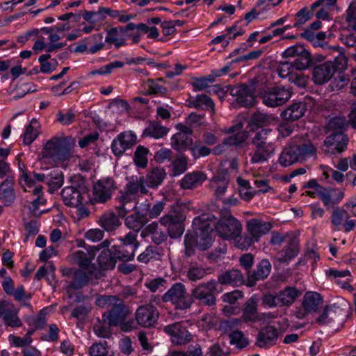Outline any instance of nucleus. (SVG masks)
<instances>
[{"mask_svg":"<svg viewBox=\"0 0 356 356\" xmlns=\"http://www.w3.org/2000/svg\"><path fill=\"white\" fill-rule=\"evenodd\" d=\"M216 232L224 239H235L241 232L242 226L240 222L229 212L221 213L220 219L214 225Z\"/></svg>","mask_w":356,"mask_h":356,"instance_id":"4","label":"nucleus"},{"mask_svg":"<svg viewBox=\"0 0 356 356\" xmlns=\"http://www.w3.org/2000/svg\"><path fill=\"white\" fill-rule=\"evenodd\" d=\"M193 144L191 136L183 133H176L171 138V145L177 151H184Z\"/></svg>","mask_w":356,"mask_h":356,"instance_id":"41","label":"nucleus"},{"mask_svg":"<svg viewBox=\"0 0 356 356\" xmlns=\"http://www.w3.org/2000/svg\"><path fill=\"white\" fill-rule=\"evenodd\" d=\"M115 181L111 178L102 179L93 185L92 198L93 203H105L111 198L115 190Z\"/></svg>","mask_w":356,"mask_h":356,"instance_id":"10","label":"nucleus"},{"mask_svg":"<svg viewBox=\"0 0 356 356\" xmlns=\"http://www.w3.org/2000/svg\"><path fill=\"white\" fill-rule=\"evenodd\" d=\"M314 15L307 7H304L296 14V22L293 26L298 28L309 21Z\"/></svg>","mask_w":356,"mask_h":356,"instance_id":"55","label":"nucleus"},{"mask_svg":"<svg viewBox=\"0 0 356 356\" xmlns=\"http://www.w3.org/2000/svg\"><path fill=\"white\" fill-rule=\"evenodd\" d=\"M283 56L285 58L296 57L293 65L298 70L308 68L313 62L309 52L301 44H296L287 48L283 53Z\"/></svg>","mask_w":356,"mask_h":356,"instance_id":"11","label":"nucleus"},{"mask_svg":"<svg viewBox=\"0 0 356 356\" xmlns=\"http://www.w3.org/2000/svg\"><path fill=\"white\" fill-rule=\"evenodd\" d=\"M277 338L278 334L276 327L268 325L259 332L256 345L260 348H268L273 346Z\"/></svg>","mask_w":356,"mask_h":356,"instance_id":"24","label":"nucleus"},{"mask_svg":"<svg viewBox=\"0 0 356 356\" xmlns=\"http://www.w3.org/2000/svg\"><path fill=\"white\" fill-rule=\"evenodd\" d=\"M45 316L46 312L42 309L37 316L28 317L27 322L30 325H33L35 329H41L46 323Z\"/></svg>","mask_w":356,"mask_h":356,"instance_id":"58","label":"nucleus"},{"mask_svg":"<svg viewBox=\"0 0 356 356\" xmlns=\"http://www.w3.org/2000/svg\"><path fill=\"white\" fill-rule=\"evenodd\" d=\"M299 161L300 160L294 145L285 147L279 158L280 163L284 167L289 166Z\"/></svg>","mask_w":356,"mask_h":356,"instance_id":"38","label":"nucleus"},{"mask_svg":"<svg viewBox=\"0 0 356 356\" xmlns=\"http://www.w3.org/2000/svg\"><path fill=\"white\" fill-rule=\"evenodd\" d=\"M343 309L336 304L325 305L323 312L316 318V323L320 325L338 320L343 314Z\"/></svg>","mask_w":356,"mask_h":356,"instance_id":"23","label":"nucleus"},{"mask_svg":"<svg viewBox=\"0 0 356 356\" xmlns=\"http://www.w3.org/2000/svg\"><path fill=\"white\" fill-rule=\"evenodd\" d=\"M169 129L163 126L157 120L150 121L149 125L145 128L144 134L152 138L159 139L168 134Z\"/></svg>","mask_w":356,"mask_h":356,"instance_id":"39","label":"nucleus"},{"mask_svg":"<svg viewBox=\"0 0 356 356\" xmlns=\"http://www.w3.org/2000/svg\"><path fill=\"white\" fill-rule=\"evenodd\" d=\"M248 132L246 131H240L236 134L226 138V141L229 145H234L236 147H242L246 140L248 138Z\"/></svg>","mask_w":356,"mask_h":356,"instance_id":"49","label":"nucleus"},{"mask_svg":"<svg viewBox=\"0 0 356 356\" xmlns=\"http://www.w3.org/2000/svg\"><path fill=\"white\" fill-rule=\"evenodd\" d=\"M112 325L108 324L106 319L102 317V320H98L93 326L94 332L99 337L108 338L111 334L110 327Z\"/></svg>","mask_w":356,"mask_h":356,"instance_id":"45","label":"nucleus"},{"mask_svg":"<svg viewBox=\"0 0 356 356\" xmlns=\"http://www.w3.org/2000/svg\"><path fill=\"white\" fill-rule=\"evenodd\" d=\"M94 249V248L90 246L86 250V252L82 250L75 251L70 255V259L71 262L78 264L81 268L88 270L89 273L93 274V272L90 268H94V266L91 265L92 261L95 257Z\"/></svg>","mask_w":356,"mask_h":356,"instance_id":"21","label":"nucleus"},{"mask_svg":"<svg viewBox=\"0 0 356 356\" xmlns=\"http://www.w3.org/2000/svg\"><path fill=\"white\" fill-rule=\"evenodd\" d=\"M97 262L102 270L113 269L116 264V260L113 255L111 249H105L101 252L97 257Z\"/></svg>","mask_w":356,"mask_h":356,"instance_id":"40","label":"nucleus"},{"mask_svg":"<svg viewBox=\"0 0 356 356\" xmlns=\"http://www.w3.org/2000/svg\"><path fill=\"white\" fill-rule=\"evenodd\" d=\"M90 356H113L108 354V347L106 341L93 343L89 349Z\"/></svg>","mask_w":356,"mask_h":356,"instance_id":"50","label":"nucleus"},{"mask_svg":"<svg viewBox=\"0 0 356 356\" xmlns=\"http://www.w3.org/2000/svg\"><path fill=\"white\" fill-rule=\"evenodd\" d=\"M209 268H204L197 265L191 266L186 273L187 278L191 282H197L203 279L207 274Z\"/></svg>","mask_w":356,"mask_h":356,"instance_id":"47","label":"nucleus"},{"mask_svg":"<svg viewBox=\"0 0 356 356\" xmlns=\"http://www.w3.org/2000/svg\"><path fill=\"white\" fill-rule=\"evenodd\" d=\"M292 92L284 87H273L262 95L263 103L269 107H277L284 105L289 100Z\"/></svg>","mask_w":356,"mask_h":356,"instance_id":"9","label":"nucleus"},{"mask_svg":"<svg viewBox=\"0 0 356 356\" xmlns=\"http://www.w3.org/2000/svg\"><path fill=\"white\" fill-rule=\"evenodd\" d=\"M300 161L306 160L311 156H316V147L309 140L305 141L299 145H294Z\"/></svg>","mask_w":356,"mask_h":356,"instance_id":"42","label":"nucleus"},{"mask_svg":"<svg viewBox=\"0 0 356 356\" xmlns=\"http://www.w3.org/2000/svg\"><path fill=\"white\" fill-rule=\"evenodd\" d=\"M157 255H159L157 248L155 246L149 245L143 252L139 254L138 260L140 262L147 264L151 259H156Z\"/></svg>","mask_w":356,"mask_h":356,"instance_id":"60","label":"nucleus"},{"mask_svg":"<svg viewBox=\"0 0 356 356\" xmlns=\"http://www.w3.org/2000/svg\"><path fill=\"white\" fill-rule=\"evenodd\" d=\"M138 192L141 194H147L148 190L145 186V177L143 176L132 177L127 183L124 192L122 194L120 200L121 201L130 202L131 196L136 195Z\"/></svg>","mask_w":356,"mask_h":356,"instance_id":"16","label":"nucleus"},{"mask_svg":"<svg viewBox=\"0 0 356 356\" xmlns=\"http://www.w3.org/2000/svg\"><path fill=\"white\" fill-rule=\"evenodd\" d=\"M255 242H257V241L250 234L248 236H239L236 240L235 245L241 250H246Z\"/></svg>","mask_w":356,"mask_h":356,"instance_id":"63","label":"nucleus"},{"mask_svg":"<svg viewBox=\"0 0 356 356\" xmlns=\"http://www.w3.org/2000/svg\"><path fill=\"white\" fill-rule=\"evenodd\" d=\"M306 110V104L299 102L294 103L287 107L281 113L280 115L284 120L293 122L302 118L304 115Z\"/></svg>","mask_w":356,"mask_h":356,"instance_id":"27","label":"nucleus"},{"mask_svg":"<svg viewBox=\"0 0 356 356\" xmlns=\"http://www.w3.org/2000/svg\"><path fill=\"white\" fill-rule=\"evenodd\" d=\"M49 176L44 174L34 173L33 177H31L26 173H24L19 179V184L24 188V191H27L26 187L31 188L35 184V179L39 181H44L48 179Z\"/></svg>","mask_w":356,"mask_h":356,"instance_id":"48","label":"nucleus"},{"mask_svg":"<svg viewBox=\"0 0 356 356\" xmlns=\"http://www.w3.org/2000/svg\"><path fill=\"white\" fill-rule=\"evenodd\" d=\"M39 123L35 119H33L29 125L26 127V131L24 134V143L25 145L31 144L34 140L38 137L39 132L38 127Z\"/></svg>","mask_w":356,"mask_h":356,"instance_id":"46","label":"nucleus"},{"mask_svg":"<svg viewBox=\"0 0 356 356\" xmlns=\"http://www.w3.org/2000/svg\"><path fill=\"white\" fill-rule=\"evenodd\" d=\"M207 179L206 175L200 171L186 174L180 181V186L185 190H191L202 185Z\"/></svg>","mask_w":356,"mask_h":356,"instance_id":"26","label":"nucleus"},{"mask_svg":"<svg viewBox=\"0 0 356 356\" xmlns=\"http://www.w3.org/2000/svg\"><path fill=\"white\" fill-rule=\"evenodd\" d=\"M271 122V117L267 113L257 111L253 113L250 118L252 124L257 127H264L268 125Z\"/></svg>","mask_w":356,"mask_h":356,"instance_id":"52","label":"nucleus"},{"mask_svg":"<svg viewBox=\"0 0 356 356\" xmlns=\"http://www.w3.org/2000/svg\"><path fill=\"white\" fill-rule=\"evenodd\" d=\"M88 193V188L80 179H72L70 186L65 187L61 191L62 199L67 206L78 207L82 205L84 195Z\"/></svg>","mask_w":356,"mask_h":356,"instance_id":"6","label":"nucleus"},{"mask_svg":"<svg viewBox=\"0 0 356 356\" xmlns=\"http://www.w3.org/2000/svg\"><path fill=\"white\" fill-rule=\"evenodd\" d=\"M161 300L164 302H171L179 309H188L193 303V299L188 293L185 285L180 282L174 284L162 296Z\"/></svg>","mask_w":356,"mask_h":356,"instance_id":"5","label":"nucleus"},{"mask_svg":"<svg viewBox=\"0 0 356 356\" xmlns=\"http://www.w3.org/2000/svg\"><path fill=\"white\" fill-rule=\"evenodd\" d=\"M218 283L212 280L195 286L191 292V296L202 305L211 307L216 305L214 293L217 291Z\"/></svg>","mask_w":356,"mask_h":356,"instance_id":"8","label":"nucleus"},{"mask_svg":"<svg viewBox=\"0 0 356 356\" xmlns=\"http://www.w3.org/2000/svg\"><path fill=\"white\" fill-rule=\"evenodd\" d=\"M300 294L301 292L295 287L287 286L277 293V304H279V307H289Z\"/></svg>","mask_w":356,"mask_h":356,"instance_id":"28","label":"nucleus"},{"mask_svg":"<svg viewBox=\"0 0 356 356\" xmlns=\"http://www.w3.org/2000/svg\"><path fill=\"white\" fill-rule=\"evenodd\" d=\"M258 81L251 79L246 83L229 88L230 95L236 97V102L243 106L252 107L255 103V92Z\"/></svg>","mask_w":356,"mask_h":356,"instance_id":"7","label":"nucleus"},{"mask_svg":"<svg viewBox=\"0 0 356 356\" xmlns=\"http://www.w3.org/2000/svg\"><path fill=\"white\" fill-rule=\"evenodd\" d=\"M273 227L270 222L264 221L260 218H253L247 221L246 229L257 241L260 237L266 234Z\"/></svg>","mask_w":356,"mask_h":356,"instance_id":"22","label":"nucleus"},{"mask_svg":"<svg viewBox=\"0 0 356 356\" xmlns=\"http://www.w3.org/2000/svg\"><path fill=\"white\" fill-rule=\"evenodd\" d=\"M97 223L106 232L115 231L122 225L120 218L113 211H108L99 216Z\"/></svg>","mask_w":356,"mask_h":356,"instance_id":"25","label":"nucleus"},{"mask_svg":"<svg viewBox=\"0 0 356 356\" xmlns=\"http://www.w3.org/2000/svg\"><path fill=\"white\" fill-rule=\"evenodd\" d=\"M258 302L254 297L248 299L244 304L241 318L244 322H254L258 319Z\"/></svg>","mask_w":356,"mask_h":356,"instance_id":"32","label":"nucleus"},{"mask_svg":"<svg viewBox=\"0 0 356 356\" xmlns=\"http://www.w3.org/2000/svg\"><path fill=\"white\" fill-rule=\"evenodd\" d=\"M15 198L13 189V181L10 177L6 178L0 186V201L5 205L10 204Z\"/></svg>","mask_w":356,"mask_h":356,"instance_id":"33","label":"nucleus"},{"mask_svg":"<svg viewBox=\"0 0 356 356\" xmlns=\"http://www.w3.org/2000/svg\"><path fill=\"white\" fill-rule=\"evenodd\" d=\"M348 140L347 136L341 131L334 132L324 140V145L327 149L323 152L325 154L341 153L346 148Z\"/></svg>","mask_w":356,"mask_h":356,"instance_id":"15","label":"nucleus"},{"mask_svg":"<svg viewBox=\"0 0 356 356\" xmlns=\"http://www.w3.org/2000/svg\"><path fill=\"white\" fill-rule=\"evenodd\" d=\"M164 331L171 336L172 343L175 345H185L193 339L191 334L185 323L176 322L164 327Z\"/></svg>","mask_w":356,"mask_h":356,"instance_id":"13","label":"nucleus"},{"mask_svg":"<svg viewBox=\"0 0 356 356\" xmlns=\"http://www.w3.org/2000/svg\"><path fill=\"white\" fill-rule=\"evenodd\" d=\"M188 168V159L183 154H178L172 162V175L174 177L185 172Z\"/></svg>","mask_w":356,"mask_h":356,"instance_id":"43","label":"nucleus"},{"mask_svg":"<svg viewBox=\"0 0 356 356\" xmlns=\"http://www.w3.org/2000/svg\"><path fill=\"white\" fill-rule=\"evenodd\" d=\"M148 149L143 146H138L134 154V162L138 167L145 168L147 164V155Z\"/></svg>","mask_w":356,"mask_h":356,"instance_id":"53","label":"nucleus"},{"mask_svg":"<svg viewBox=\"0 0 356 356\" xmlns=\"http://www.w3.org/2000/svg\"><path fill=\"white\" fill-rule=\"evenodd\" d=\"M231 343L236 344L238 348H242L246 346L248 341L244 337L242 332L236 330L229 334Z\"/></svg>","mask_w":356,"mask_h":356,"instance_id":"61","label":"nucleus"},{"mask_svg":"<svg viewBox=\"0 0 356 356\" xmlns=\"http://www.w3.org/2000/svg\"><path fill=\"white\" fill-rule=\"evenodd\" d=\"M3 319L5 324L10 327H20L22 325V321L17 316L16 310L12 305L10 306Z\"/></svg>","mask_w":356,"mask_h":356,"instance_id":"51","label":"nucleus"},{"mask_svg":"<svg viewBox=\"0 0 356 356\" xmlns=\"http://www.w3.org/2000/svg\"><path fill=\"white\" fill-rule=\"evenodd\" d=\"M302 302L312 314L317 312L318 309L322 307L323 300L320 293L307 291L304 295Z\"/></svg>","mask_w":356,"mask_h":356,"instance_id":"30","label":"nucleus"},{"mask_svg":"<svg viewBox=\"0 0 356 356\" xmlns=\"http://www.w3.org/2000/svg\"><path fill=\"white\" fill-rule=\"evenodd\" d=\"M350 81L348 75L344 73H339L337 77L331 82L330 86L332 91L339 90L346 86Z\"/></svg>","mask_w":356,"mask_h":356,"instance_id":"57","label":"nucleus"},{"mask_svg":"<svg viewBox=\"0 0 356 356\" xmlns=\"http://www.w3.org/2000/svg\"><path fill=\"white\" fill-rule=\"evenodd\" d=\"M336 66L332 61L314 65L312 71V79L316 84L323 85L334 75Z\"/></svg>","mask_w":356,"mask_h":356,"instance_id":"14","label":"nucleus"},{"mask_svg":"<svg viewBox=\"0 0 356 356\" xmlns=\"http://www.w3.org/2000/svg\"><path fill=\"white\" fill-rule=\"evenodd\" d=\"M350 216L346 210L337 207L332 211L331 221L334 226H339L344 219L348 220Z\"/></svg>","mask_w":356,"mask_h":356,"instance_id":"56","label":"nucleus"},{"mask_svg":"<svg viewBox=\"0 0 356 356\" xmlns=\"http://www.w3.org/2000/svg\"><path fill=\"white\" fill-rule=\"evenodd\" d=\"M229 184V177L227 173L218 174L209 181V188L216 200H222L228 190Z\"/></svg>","mask_w":356,"mask_h":356,"instance_id":"20","label":"nucleus"},{"mask_svg":"<svg viewBox=\"0 0 356 356\" xmlns=\"http://www.w3.org/2000/svg\"><path fill=\"white\" fill-rule=\"evenodd\" d=\"M187 102L189 107H194L195 108H207L211 110L212 115L215 113L214 102L206 95H199L194 99H188Z\"/></svg>","mask_w":356,"mask_h":356,"instance_id":"37","label":"nucleus"},{"mask_svg":"<svg viewBox=\"0 0 356 356\" xmlns=\"http://www.w3.org/2000/svg\"><path fill=\"white\" fill-rule=\"evenodd\" d=\"M136 136L131 131L120 134L111 145L112 151L116 156L122 155L126 149L136 144Z\"/></svg>","mask_w":356,"mask_h":356,"instance_id":"17","label":"nucleus"},{"mask_svg":"<svg viewBox=\"0 0 356 356\" xmlns=\"http://www.w3.org/2000/svg\"><path fill=\"white\" fill-rule=\"evenodd\" d=\"M74 146L75 140L72 137H54L45 143L41 155L56 162H63L71 156Z\"/></svg>","mask_w":356,"mask_h":356,"instance_id":"3","label":"nucleus"},{"mask_svg":"<svg viewBox=\"0 0 356 356\" xmlns=\"http://www.w3.org/2000/svg\"><path fill=\"white\" fill-rule=\"evenodd\" d=\"M184 218L182 214L177 212L168 213L160 218V223L164 226L169 225H177V223L183 222Z\"/></svg>","mask_w":356,"mask_h":356,"instance_id":"54","label":"nucleus"},{"mask_svg":"<svg viewBox=\"0 0 356 356\" xmlns=\"http://www.w3.org/2000/svg\"><path fill=\"white\" fill-rule=\"evenodd\" d=\"M271 271V264L266 259H262L252 271L247 273V285L254 286L257 281L264 280L268 277Z\"/></svg>","mask_w":356,"mask_h":356,"instance_id":"19","label":"nucleus"},{"mask_svg":"<svg viewBox=\"0 0 356 356\" xmlns=\"http://www.w3.org/2000/svg\"><path fill=\"white\" fill-rule=\"evenodd\" d=\"M218 281L222 284L239 285L243 283V276L239 270L232 269L218 275Z\"/></svg>","mask_w":356,"mask_h":356,"instance_id":"35","label":"nucleus"},{"mask_svg":"<svg viewBox=\"0 0 356 356\" xmlns=\"http://www.w3.org/2000/svg\"><path fill=\"white\" fill-rule=\"evenodd\" d=\"M72 278V280L67 289H80L86 285L89 281L88 275L81 270H74Z\"/></svg>","mask_w":356,"mask_h":356,"instance_id":"44","label":"nucleus"},{"mask_svg":"<svg viewBox=\"0 0 356 356\" xmlns=\"http://www.w3.org/2000/svg\"><path fill=\"white\" fill-rule=\"evenodd\" d=\"M346 126V120L343 117H334L331 118L327 124V128L329 131H341V130Z\"/></svg>","mask_w":356,"mask_h":356,"instance_id":"62","label":"nucleus"},{"mask_svg":"<svg viewBox=\"0 0 356 356\" xmlns=\"http://www.w3.org/2000/svg\"><path fill=\"white\" fill-rule=\"evenodd\" d=\"M115 260L124 262L132 261L134 259V252L131 246H127L122 243L113 245L111 248Z\"/></svg>","mask_w":356,"mask_h":356,"instance_id":"34","label":"nucleus"},{"mask_svg":"<svg viewBox=\"0 0 356 356\" xmlns=\"http://www.w3.org/2000/svg\"><path fill=\"white\" fill-rule=\"evenodd\" d=\"M277 136L271 129H262L257 131L251 138L254 152L251 156L252 163H264L274 151Z\"/></svg>","mask_w":356,"mask_h":356,"instance_id":"2","label":"nucleus"},{"mask_svg":"<svg viewBox=\"0 0 356 356\" xmlns=\"http://www.w3.org/2000/svg\"><path fill=\"white\" fill-rule=\"evenodd\" d=\"M166 177L165 171L162 168H154L149 170L145 177V183L149 188H155L161 184Z\"/></svg>","mask_w":356,"mask_h":356,"instance_id":"31","label":"nucleus"},{"mask_svg":"<svg viewBox=\"0 0 356 356\" xmlns=\"http://www.w3.org/2000/svg\"><path fill=\"white\" fill-rule=\"evenodd\" d=\"M128 314V310L122 300H118L113 305L112 308L102 315L104 319L108 321V324L117 326L122 323Z\"/></svg>","mask_w":356,"mask_h":356,"instance_id":"18","label":"nucleus"},{"mask_svg":"<svg viewBox=\"0 0 356 356\" xmlns=\"http://www.w3.org/2000/svg\"><path fill=\"white\" fill-rule=\"evenodd\" d=\"M299 251L300 248L298 241L295 238H291L283 250L277 254V259L281 263L287 262L296 257Z\"/></svg>","mask_w":356,"mask_h":356,"instance_id":"29","label":"nucleus"},{"mask_svg":"<svg viewBox=\"0 0 356 356\" xmlns=\"http://www.w3.org/2000/svg\"><path fill=\"white\" fill-rule=\"evenodd\" d=\"M216 222V217L211 213H203L194 218L193 222V232H188L184 236V254L189 257L195 254V248L201 251L208 250L213 238L211 225Z\"/></svg>","mask_w":356,"mask_h":356,"instance_id":"1","label":"nucleus"},{"mask_svg":"<svg viewBox=\"0 0 356 356\" xmlns=\"http://www.w3.org/2000/svg\"><path fill=\"white\" fill-rule=\"evenodd\" d=\"M149 221V218L145 215L134 211V213L128 216L125 220V225L136 232L140 231Z\"/></svg>","mask_w":356,"mask_h":356,"instance_id":"36","label":"nucleus"},{"mask_svg":"<svg viewBox=\"0 0 356 356\" xmlns=\"http://www.w3.org/2000/svg\"><path fill=\"white\" fill-rule=\"evenodd\" d=\"M215 81L213 76L209 75L207 77H201L194 79L192 85L195 91L202 90L209 87V83H212Z\"/></svg>","mask_w":356,"mask_h":356,"instance_id":"59","label":"nucleus"},{"mask_svg":"<svg viewBox=\"0 0 356 356\" xmlns=\"http://www.w3.org/2000/svg\"><path fill=\"white\" fill-rule=\"evenodd\" d=\"M47 184L49 186L51 193L59 188L63 184V175L62 172L56 173L54 177H48Z\"/></svg>","mask_w":356,"mask_h":356,"instance_id":"64","label":"nucleus"},{"mask_svg":"<svg viewBox=\"0 0 356 356\" xmlns=\"http://www.w3.org/2000/svg\"><path fill=\"white\" fill-rule=\"evenodd\" d=\"M159 316L157 308L149 303L140 306L135 314L138 324L144 327H151L156 324Z\"/></svg>","mask_w":356,"mask_h":356,"instance_id":"12","label":"nucleus"}]
</instances>
